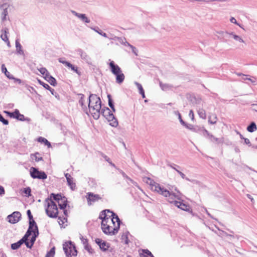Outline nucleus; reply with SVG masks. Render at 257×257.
<instances>
[{"label": "nucleus", "mask_w": 257, "mask_h": 257, "mask_svg": "<svg viewBox=\"0 0 257 257\" xmlns=\"http://www.w3.org/2000/svg\"><path fill=\"white\" fill-rule=\"evenodd\" d=\"M160 86L164 91H167L172 88V86L168 84H164L161 82H160Z\"/></svg>", "instance_id": "31"}, {"label": "nucleus", "mask_w": 257, "mask_h": 257, "mask_svg": "<svg viewBox=\"0 0 257 257\" xmlns=\"http://www.w3.org/2000/svg\"><path fill=\"white\" fill-rule=\"evenodd\" d=\"M175 114H176V115H177L178 116V118H179V120H180V123H181L182 125H184V126H185V124H187V123H185V122L182 120V118H181V116L180 113L178 111H175Z\"/></svg>", "instance_id": "42"}, {"label": "nucleus", "mask_w": 257, "mask_h": 257, "mask_svg": "<svg viewBox=\"0 0 257 257\" xmlns=\"http://www.w3.org/2000/svg\"><path fill=\"white\" fill-rule=\"evenodd\" d=\"M197 113L200 118L204 119H206V114L204 109L203 108H199L197 110Z\"/></svg>", "instance_id": "30"}, {"label": "nucleus", "mask_w": 257, "mask_h": 257, "mask_svg": "<svg viewBox=\"0 0 257 257\" xmlns=\"http://www.w3.org/2000/svg\"><path fill=\"white\" fill-rule=\"evenodd\" d=\"M125 40V38H124L117 37L116 40H117L122 45Z\"/></svg>", "instance_id": "59"}, {"label": "nucleus", "mask_w": 257, "mask_h": 257, "mask_svg": "<svg viewBox=\"0 0 257 257\" xmlns=\"http://www.w3.org/2000/svg\"><path fill=\"white\" fill-rule=\"evenodd\" d=\"M121 173L122 174V175L123 176V177L126 179H127L128 181H130V182H131L133 184H134V185H135L136 186H137V183L136 182H135V181H134L132 179H131L130 177H128L124 172H123V171H121Z\"/></svg>", "instance_id": "39"}, {"label": "nucleus", "mask_w": 257, "mask_h": 257, "mask_svg": "<svg viewBox=\"0 0 257 257\" xmlns=\"http://www.w3.org/2000/svg\"><path fill=\"white\" fill-rule=\"evenodd\" d=\"M46 212L51 218H56L58 214V209L57 204L51 199H47L45 200Z\"/></svg>", "instance_id": "4"}, {"label": "nucleus", "mask_w": 257, "mask_h": 257, "mask_svg": "<svg viewBox=\"0 0 257 257\" xmlns=\"http://www.w3.org/2000/svg\"><path fill=\"white\" fill-rule=\"evenodd\" d=\"M170 167L172 169L175 170L176 172H177V170H179L178 169H179L180 168L179 166L175 165V164L171 165H170Z\"/></svg>", "instance_id": "60"}, {"label": "nucleus", "mask_w": 257, "mask_h": 257, "mask_svg": "<svg viewBox=\"0 0 257 257\" xmlns=\"http://www.w3.org/2000/svg\"><path fill=\"white\" fill-rule=\"evenodd\" d=\"M58 61L60 63H62L63 64L66 65V63L67 61L64 60V58H61L58 59Z\"/></svg>", "instance_id": "63"}, {"label": "nucleus", "mask_w": 257, "mask_h": 257, "mask_svg": "<svg viewBox=\"0 0 257 257\" xmlns=\"http://www.w3.org/2000/svg\"><path fill=\"white\" fill-rule=\"evenodd\" d=\"M237 75L242 76V80H248L250 81L252 83H254L255 82V80H252L251 78H250L249 77H248V76H249L248 75H243V74H242L241 73H238Z\"/></svg>", "instance_id": "33"}, {"label": "nucleus", "mask_w": 257, "mask_h": 257, "mask_svg": "<svg viewBox=\"0 0 257 257\" xmlns=\"http://www.w3.org/2000/svg\"><path fill=\"white\" fill-rule=\"evenodd\" d=\"M88 106L89 112L95 119H98L100 117L101 109V101L100 98L96 94H91L89 95L88 100Z\"/></svg>", "instance_id": "2"}, {"label": "nucleus", "mask_w": 257, "mask_h": 257, "mask_svg": "<svg viewBox=\"0 0 257 257\" xmlns=\"http://www.w3.org/2000/svg\"><path fill=\"white\" fill-rule=\"evenodd\" d=\"M66 201V199L65 197H63V200L62 201L59 202V203H58L60 207V208L64 210V214H65V216L67 215V210H64V209L66 208L67 206Z\"/></svg>", "instance_id": "21"}, {"label": "nucleus", "mask_w": 257, "mask_h": 257, "mask_svg": "<svg viewBox=\"0 0 257 257\" xmlns=\"http://www.w3.org/2000/svg\"><path fill=\"white\" fill-rule=\"evenodd\" d=\"M50 199H51L53 201H57L58 203H59V202L62 201L63 200V197L62 198L61 195L60 194H55L54 193H52L50 195Z\"/></svg>", "instance_id": "23"}, {"label": "nucleus", "mask_w": 257, "mask_h": 257, "mask_svg": "<svg viewBox=\"0 0 257 257\" xmlns=\"http://www.w3.org/2000/svg\"><path fill=\"white\" fill-rule=\"evenodd\" d=\"M72 71L76 72V73H78V71L77 67H75L74 65L71 64V66L69 67Z\"/></svg>", "instance_id": "55"}, {"label": "nucleus", "mask_w": 257, "mask_h": 257, "mask_svg": "<svg viewBox=\"0 0 257 257\" xmlns=\"http://www.w3.org/2000/svg\"><path fill=\"white\" fill-rule=\"evenodd\" d=\"M102 220L101 229L107 235L116 234L119 229L120 220L114 213L106 209L102 211L99 215Z\"/></svg>", "instance_id": "1"}, {"label": "nucleus", "mask_w": 257, "mask_h": 257, "mask_svg": "<svg viewBox=\"0 0 257 257\" xmlns=\"http://www.w3.org/2000/svg\"><path fill=\"white\" fill-rule=\"evenodd\" d=\"M30 235V230H27L26 234L18 242L11 244V248L15 250L18 249L22 244L25 243L26 244V241L27 239V238H28Z\"/></svg>", "instance_id": "12"}, {"label": "nucleus", "mask_w": 257, "mask_h": 257, "mask_svg": "<svg viewBox=\"0 0 257 257\" xmlns=\"http://www.w3.org/2000/svg\"><path fill=\"white\" fill-rule=\"evenodd\" d=\"M30 230L31 235L32 233H33V235L30 239V241H28V238H27V239L26 241V245L28 248H31L33 246L36 237L39 235L38 226L35 221H33L32 223H30V225L29 226L28 230Z\"/></svg>", "instance_id": "6"}, {"label": "nucleus", "mask_w": 257, "mask_h": 257, "mask_svg": "<svg viewBox=\"0 0 257 257\" xmlns=\"http://www.w3.org/2000/svg\"><path fill=\"white\" fill-rule=\"evenodd\" d=\"M31 176L33 178L45 179L47 176L44 172L39 171L37 169L32 167L30 169Z\"/></svg>", "instance_id": "11"}, {"label": "nucleus", "mask_w": 257, "mask_h": 257, "mask_svg": "<svg viewBox=\"0 0 257 257\" xmlns=\"http://www.w3.org/2000/svg\"><path fill=\"white\" fill-rule=\"evenodd\" d=\"M144 181H145L147 184L150 185L151 189L153 191L157 192L164 197H172L173 196H175L177 197H180V192L178 190L177 188H175V191H176V192H174L172 190L170 191L164 187H161L159 184L156 183L150 178H145Z\"/></svg>", "instance_id": "3"}, {"label": "nucleus", "mask_w": 257, "mask_h": 257, "mask_svg": "<svg viewBox=\"0 0 257 257\" xmlns=\"http://www.w3.org/2000/svg\"><path fill=\"white\" fill-rule=\"evenodd\" d=\"M2 71L5 74H6V73H7V72H8V70L4 64H3L2 65Z\"/></svg>", "instance_id": "62"}, {"label": "nucleus", "mask_w": 257, "mask_h": 257, "mask_svg": "<svg viewBox=\"0 0 257 257\" xmlns=\"http://www.w3.org/2000/svg\"><path fill=\"white\" fill-rule=\"evenodd\" d=\"M217 117L215 116L212 119H211V118H209L208 122L211 124H215L216 122Z\"/></svg>", "instance_id": "52"}, {"label": "nucleus", "mask_w": 257, "mask_h": 257, "mask_svg": "<svg viewBox=\"0 0 257 257\" xmlns=\"http://www.w3.org/2000/svg\"><path fill=\"white\" fill-rule=\"evenodd\" d=\"M24 193L26 194V196L29 197L31 196V190L30 187H27L25 188L24 190Z\"/></svg>", "instance_id": "43"}, {"label": "nucleus", "mask_w": 257, "mask_h": 257, "mask_svg": "<svg viewBox=\"0 0 257 257\" xmlns=\"http://www.w3.org/2000/svg\"><path fill=\"white\" fill-rule=\"evenodd\" d=\"M27 215L29 218V226L30 225V223H32L33 221H34L33 219V216L31 214V211L30 210H27Z\"/></svg>", "instance_id": "44"}, {"label": "nucleus", "mask_w": 257, "mask_h": 257, "mask_svg": "<svg viewBox=\"0 0 257 257\" xmlns=\"http://www.w3.org/2000/svg\"><path fill=\"white\" fill-rule=\"evenodd\" d=\"M107 97L108 99V105L110 106V108H112V107L114 106L112 101L111 98V96L110 94H108L107 95Z\"/></svg>", "instance_id": "51"}, {"label": "nucleus", "mask_w": 257, "mask_h": 257, "mask_svg": "<svg viewBox=\"0 0 257 257\" xmlns=\"http://www.w3.org/2000/svg\"><path fill=\"white\" fill-rule=\"evenodd\" d=\"M99 247L101 249L103 250H106L108 248V246L106 244V242L104 241L102 242V243L99 244Z\"/></svg>", "instance_id": "41"}, {"label": "nucleus", "mask_w": 257, "mask_h": 257, "mask_svg": "<svg viewBox=\"0 0 257 257\" xmlns=\"http://www.w3.org/2000/svg\"><path fill=\"white\" fill-rule=\"evenodd\" d=\"M16 51L18 54L23 55L24 54V51L22 49V46L20 44L19 39H17L15 42Z\"/></svg>", "instance_id": "20"}, {"label": "nucleus", "mask_w": 257, "mask_h": 257, "mask_svg": "<svg viewBox=\"0 0 257 257\" xmlns=\"http://www.w3.org/2000/svg\"><path fill=\"white\" fill-rule=\"evenodd\" d=\"M31 158L32 159H34L36 162H39L43 160V158L41 156V155L38 152H37L34 154H31Z\"/></svg>", "instance_id": "27"}, {"label": "nucleus", "mask_w": 257, "mask_h": 257, "mask_svg": "<svg viewBox=\"0 0 257 257\" xmlns=\"http://www.w3.org/2000/svg\"><path fill=\"white\" fill-rule=\"evenodd\" d=\"M71 12L73 15L80 19L82 22L86 24L89 23L90 22V19L86 16L85 14L78 13L73 10H71Z\"/></svg>", "instance_id": "16"}, {"label": "nucleus", "mask_w": 257, "mask_h": 257, "mask_svg": "<svg viewBox=\"0 0 257 257\" xmlns=\"http://www.w3.org/2000/svg\"><path fill=\"white\" fill-rule=\"evenodd\" d=\"M38 81L40 84L42 85L46 89H51V87L48 84L41 81L40 80H38Z\"/></svg>", "instance_id": "45"}, {"label": "nucleus", "mask_w": 257, "mask_h": 257, "mask_svg": "<svg viewBox=\"0 0 257 257\" xmlns=\"http://www.w3.org/2000/svg\"><path fill=\"white\" fill-rule=\"evenodd\" d=\"M58 61L60 63H62L63 64L66 65V63L67 61L64 60V58H61L58 59Z\"/></svg>", "instance_id": "64"}, {"label": "nucleus", "mask_w": 257, "mask_h": 257, "mask_svg": "<svg viewBox=\"0 0 257 257\" xmlns=\"http://www.w3.org/2000/svg\"><path fill=\"white\" fill-rule=\"evenodd\" d=\"M81 97L79 100V103L82 106L83 109H87L86 105L84 104L85 100H84V95L81 94Z\"/></svg>", "instance_id": "34"}, {"label": "nucleus", "mask_w": 257, "mask_h": 257, "mask_svg": "<svg viewBox=\"0 0 257 257\" xmlns=\"http://www.w3.org/2000/svg\"><path fill=\"white\" fill-rule=\"evenodd\" d=\"M65 176L66 178L68 185L72 190H75L76 188V185L73 178L69 173H65Z\"/></svg>", "instance_id": "15"}, {"label": "nucleus", "mask_w": 257, "mask_h": 257, "mask_svg": "<svg viewBox=\"0 0 257 257\" xmlns=\"http://www.w3.org/2000/svg\"><path fill=\"white\" fill-rule=\"evenodd\" d=\"M9 34V29L6 28H3L1 30V38L3 41L6 42L9 40L8 34Z\"/></svg>", "instance_id": "18"}, {"label": "nucleus", "mask_w": 257, "mask_h": 257, "mask_svg": "<svg viewBox=\"0 0 257 257\" xmlns=\"http://www.w3.org/2000/svg\"><path fill=\"white\" fill-rule=\"evenodd\" d=\"M18 111L19 110L18 109H15L13 112L5 111V113H7L10 117L16 118L17 115H18Z\"/></svg>", "instance_id": "32"}, {"label": "nucleus", "mask_w": 257, "mask_h": 257, "mask_svg": "<svg viewBox=\"0 0 257 257\" xmlns=\"http://www.w3.org/2000/svg\"><path fill=\"white\" fill-rule=\"evenodd\" d=\"M222 237H226L227 238H229L230 237H233V236H232V235L228 234L227 233L224 232H222Z\"/></svg>", "instance_id": "56"}, {"label": "nucleus", "mask_w": 257, "mask_h": 257, "mask_svg": "<svg viewBox=\"0 0 257 257\" xmlns=\"http://www.w3.org/2000/svg\"><path fill=\"white\" fill-rule=\"evenodd\" d=\"M129 234V232L128 231H125L123 232L121 237V239L122 242H123L125 244H128L129 240L128 238V235Z\"/></svg>", "instance_id": "25"}, {"label": "nucleus", "mask_w": 257, "mask_h": 257, "mask_svg": "<svg viewBox=\"0 0 257 257\" xmlns=\"http://www.w3.org/2000/svg\"><path fill=\"white\" fill-rule=\"evenodd\" d=\"M86 198L87 200L88 204L89 205H91L92 204L96 201H98L100 197L98 195L94 194L91 192H88L87 193Z\"/></svg>", "instance_id": "14"}, {"label": "nucleus", "mask_w": 257, "mask_h": 257, "mask_svg": "<svg viewBox=\"0 0 257 257\" xmlns=\"http://www.w3.org/2000/svg\"><path fill=\"white\" fill-rule=\"evenodd\" d=\"M6 75V76L9 79H14V77L11 75L10 74V73L8 71V72H7V73L5 74Z\"/></svg>", "instance_id": "61"}, {"label": "nucleus", "mask_w": 257, "mask_h": 257, "mask_svg": "<svg viewBox=\"0 0 257 257\" xmlns=\"http://www.w3.org/2000/svg\"><path fill=\"white\" fill-rule=\"evenodd\" d=\"M201 132L202 133V135L204 137H208L209 139L210 138V136L212 135L207 130H206L205 129H204L203 128H202V130L201 131Z\"/></svg>", "instance_id": "40"}, {"label": "nucleus", "mask_w": 257, "mask_h": 257, "mask_svg": "<svg viewBox=\"0 0 257 257\" xmlns=\"http://www.w3.org/2000/svg\"><path fill=\"white\" fill-rule=\"evenodd\" d=\"M67 218L65 217H58V223L61 227H64L67 224L65 223L67 222Z\"/></svg>", "instance_id": "29"}, {"label": "nucleus", "mask_w": 257, "mask_h": 257, "mask_svg": "<svg viewBox=\"0 0 257 257\" xmlns=\"http://www.w3.org/2000/svg\"><path fill=\"white\" fill-rule=\"evenodd\" d=\"M63 248L66 256L73 257L77 255V251L75 245L71 241L65 242Z\"/></svg>", "instance_id": "9"}, {"label": "nucleus", "mask_w": 257, "mask_h": 257, "mask_svg": "<svg viewBox=\"0 0 257 257\" xmlns=\"http://www.w3.org/2000/svg\"><path fill=\"white\" fill-rule=\"evenodd\" d=\"M77 52L82 60L86 62L87 63L89 64L91 63V58L85 52L81 49H78Z\"/></svg>", "instance_id": "17"}, {"label": "nucleus", "mask_w": 257, "mask_h": 257, "mask_svg": "<svg viewBox=\"0 0 257 257\" xmlns=\"http://www.w3.org/2000/svg\"><path fill=\"white\" fill-rule=\"evenodd\" d=\"M217 33L221 36H223L224 34L228 35L230 38H231L232 39H233L234 40V41L236 43L239 44L240 46V44L242 43L245 44V41L243 39L242 37L236 34L234 32H224L223 31H220V32H217Z\"/></svg>", "instance_id": "10"}, {"label": "nucleus", "mask_w": 257, "mask_h": 257, "mask_svg": "<svg viewBox=\"0 0 257 257\" xmlns=\"http://www.w3.org/2000/svg\"><path fill=\"white\" fill-rule=\"evenodd\" d=\"M230 22L231 23H233L234 24H236V25L238 26L239 27H240L241 28H242V27H241V26L240 25H239L236 21V19L234 18V17H231L230 19Z\"/></svg>", "instance_id": "50"}, {"label": "nucleus", "mask_w": 257, "mask_h": 257, "mask_svg": "<svg viewBox=\"0 0 257 257\" xmlns=\"http://www.w3.org/2000/svg\"><path fill=\"white\" fill-rule=\"evenodd\" d=\"M21 217V213L18 211H15L13 212L12 214L8 215L7 218L8 219L9 222H10L11 223L14 224L17 223L20 220Z\"/></svg>", "instance_id": "13"}, {"label": "nucleus", "mask_w": 257, "mask_h": 257, "mask_svg": "<svg viewBox=\"0 0 257 257\" xmlns=\"http://www.w3.org/2000/svg\"><path fill=\"white\" fill-rule=\"evenodd\" d=\"M257 130L256 125L254 122H251V123L247 126V130L250 133H252Z\"/></svg>", "instance_id": "28"}, {"label": "nucleus", "mask_w": 257, "mask_h": 257, "mask_svg": "<svg viewBox=\"0 0 257 257\" xmlns=\"http://www.w3.org/2000/svg\"><path fill=\"white\" fill-rule=\"evenodd\" d=\"M210 141L213 143H216V144H222L224 142V138H217L213 136L212 135L210 136V138H209Z\"/></svg>", "instance_id": "24"}, {"label": "nucleus", "mask_w": 257, "mask_h": 257, "mask_svg": "<svg viewBox=\"0 0 257 257\" xmlns=\"http://www.w3.org/2000/svg\"><path fill=\"white\" fill-rule=\"evenodd\" d=\"M109 66L111 72L116 77V82L119 84H121L124 80L125 76L120 68L112 61H110Z\"/></svg>", "instance_id": "5"}, {"label": "nucleus", "mask_w": 257, "mask_h": 257, "mask_svg": "<svg viewBox=\"0 0 257 257\" xmlns=\"http://www.w3.org/2000/svg\"><path fill=\"white\" fill-rule=\"evenodd\" d=\"M100 114L110 122V125L113 127H116L118 125L117 119L108 107L102 108L100 110Z\"/></svg>", "instance_id": "7"}, {"label": "nucleus", "mask_w": 257, "mask_h": 257, "mask_svg": "<svg viewBox=\"0 0 257 257\" xmlns=\"http://www.w3.org/2000/svg\"><path fill=\"white\" fill-rule=\"evenodd\" d=\"M189 116L192 120L194 119V113L192 110H190L189 113Z\"/></svg>", "instance_id": "58"}, {"label": "nucleus", "mask_w": 257, "mask_h": 257, "mask_svg": "<svg viewBox=\"0 0 257 257\" xmlns=\"http://www.w3.org/2000/svg\"><path fill=\"white\" fill-rule=\"evenodd\" d=\"M135 84L136 85V86L137 87V88H138L139 89V93L141 92H142L143 91H144V89L142 86V85L137 82H135Z\"/></svg>", "instance_id": "47"}, {"label": "nucleus", "mask_w": 257, "mask_h": 257, "mask_svg": "<svg viewBox=\"0 0 257 257\" xmlns=\"http://www.w3.org/2000/svg\"><path fill=\"white\" fill-rule=\"evenodd\" d=\"M38 70L43 75L44 77L49 74L48 70L44 67L40 68L38 69Z\"/></svg>", "instance_id": "36"}, {"label": "nucleus", "mask_w": 257, "mask_h": 257, "mask_svg": "<svg viewBox=\"0 0 257 257\" xmlns=\"http://www.w3.org/2000/svg\"><path fill=\"white\" fill-rule=\"evenodd\" d=\"M16 119L21 120V121H25V120H28V118H25L24 115L23 114H21L19 112V111H18V115H17Z\"/></svg>", "instance_id": "37"}, {"label": "nucleus", "mask_w": 257, "mask_h": 257, "mask_svg": "<svg viewBox=\"0 0 257 257\" xmlns=\"http://www.w3.org/2000/svg\"><path fill=\"white\" fill-rule=\"evenodd\" d=\"M117 37H118L115 36L114 35L110 34L109 35H108V37L106 38L110 40H116Z\"/></svg>", "instance_id": "54"}, {"label": "nucleus", "mask_w": 257, "mask_h": 257, "mask_svg": "<svg viewBox=\"0 0 257 257\" xmlns=\"http://www.w3.org/2000/svg\"><path fill=\"white\" fill-rule=\"evenodd\" d=\"M45 79L51 85L55 86L57 84L56 79L51 76L50 74L44 77Z\"/></svg>", "instance_id": "22"}, {"label": "nucleus", "mask_w": 257, "mask_h": 257, "mask_svg": "<svg viewBox=\"0 0 257 257\" xmlns=\"http://www.w3.org/2000/svg\"><path fill=\"white\" fill-rule=\"evenodd\" d=\"M0 121L3 122L4 124L7 125L9 123V121L8 120L5 119L2 114L0 113Z\"/></svg>", "instance_id": "49"}, {"label": "nucleus", "mask_w": 257, "mask_h": 257, "mask_svg": "<svg viewBox=\"0 0 257 257\" xmlns=\"http://www.w3.org/2000/svg\"><path fill=\"white\" fill-rule=\"evenodd\" d=\"M80 239H81V242L84 245V247L85 246V245L88 244L87 239L86 238H84L83 236H81Z\"/></svg>", "instance_id": "48"}, {"label": "nucleus", "mask_w": 257, "mask_h": 257, "mask_svg": "<svg viewBox=\"0 0 257 257\" xmlns=\"http://www.w3.org/2000/svg\"><path fill=\"white\" fill-rule=\"evenodd\" d=\"M180 197H177L175 196H173L172 197V196L167 197L168 198V201L171 203H174V204L176 206H177L178 208H180L181 209H182L183 210L186 211H189L190 210V207L189 205L183 203L182 202L178 201H176V200H174L175 198L179 199V200L181 199V198L182 197V194L180 192Z\"/></svg>", "instance_id": "8"}, {"label": "nucleus", "mask_w": 257, "mask_h": 257, "mask_svg": "<svg viewBox=\"0 0 257 257\" xmlns=\"http://www.w3.org/2000/svg\"><path fill=\"white\" fill-rule=\"evenodd\" d=\"M185 127L188 129L197 133H201V131L202 130V127L198 126H195L191 124L187 123V124H185Z\"/></svg>", "instance_id": "19"}, {"label": "nucleus", "mask_w": 257, "mask_h": 257, "mask_svg": "<svg viewBox=\"0 0 257 257\" xmlns=\"http://www.w3.org/2000/svg\"><path fill=\"white\" fill-rule=\"evenodd\" d=\"M84 247L89 253L91 254L93 253V249L88 244L85 245V246Z\"/></svg>", "instance_id": "46"}, {"label": "nucleus", "mask_w": 257, "mask_h": 257, "mask_svg": "<svg viewBox=\"0 0 257 257\" xmlns=\"http://www.w3.org/2000/svg\"><path fill=\"white\" fill-rule=\"evenodd\" d=\"M55 254V248L53 247L46 254L45 257H54Z\"/></svg>", "instance_id": "38"}, {"label": "nucleus", "mask_w": 257, "mask_h": 257, "mask_svg": "<svg viewBox=\"0 0 257 257\" xmlns=\"http://www.w3.org/2000/svg\"><path fill=\"white\" fill-rule=\"evenodd\" d=\"M104 158L105 159V160L108 162L111 166H112L113 167H115V165L114 164H113L110 161V159L109 158L107 157L106 156H105L104 157Z\"/></svg>", "instance_id": "57"}, {"label": "nucleus", "mask_w": 257, "mask_h": 257, "mask_svg": "<svg viewBox=\"0 0 257 257\" xmlns=\"http://www.w3.org/2000/svg\"><path fill=\"white\" fill-rule=\"evenodd\" d=\"M93 30H94L95 32L100 35L101 36L104 37H108V35L105 33L103 32L101 30L98 29V28H91Z\"/></svg>", "instance_id": "35"}, {"label": "nucleus", "mask_w": 257, "mask_h": 257, "mask_svg": "<svg viewBox=\"0 0 257 257\" xmlns=\"http://www.w3.org/2000/svg\"><path fill=\"white\" fill-rule=\"evenodd\" d=\"M37 141L41 143H44L45 145L47 146L48 148L51 147L50 143L46 139L42 137H39L37 139Z\"/></svg>", "instance_id": "26"}, {"label": "nucleus", "mask_w": 257, "mask_h": 257, "mask_svg": "<svg viewBox=\"0 0 257 257\" xmlns=\"http://www.w3.org/2000/svg\"><path fill=\"white\" fill-rule=\"evenodd\" d=\"M177 172L180 175L182 178L188 180V179L186 177L185 175L180 170H177Z\"/></svg>", "instance_id": "53"}]
</instances>
